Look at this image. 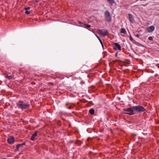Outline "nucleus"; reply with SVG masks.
I'll use <instances>...</instances> for the list:
<instances>
[{
  "mask_svg": "<svg viewBox=\"0 0 159 159\" xmlns=\"http://www.w3.org/2000/svg\"><path fill=\"white\" fill-rule=\"evenodd\" d=\"M18 108L21 109H25L28 108L30 104L28 102H25L23 101H19L17 103Z\"/></svg>",
  "mask_w": 159,
  "mask_h": 159,
  "instance_id": "nucleus-1",
  "label": "nucleus"
},
{
  "mask_svg": "<svg viewBox=\"0 0 159 159\" xmlns=\"http://www.w3.org/2000/svg\"><path fill=\"white\" fill-rule=\"evenodd\" d=\"M133 109L134 110V111H136L138 112H143L146 110L143 106L140 105L133 106Z\"/></svg>",
  "mask_w": 159,
  "mask_h": 159,
  "instance_id": "nucleus-2",
  "label": "nucleus"
},
{
  "mask_svg": "<svg viewBox=\"0 0 159 159\" xmlns=\"http://www.w3.org/2000/svg\"><path fill=\"white\" fill-rule=\"evenodd\" d=\"M73 25H75L78 26H79L83 27L85 28H88L90 27V25H88L87 24H84L83 22H81V21H80L78 22V23H77L75 22H74Z\"/></svg>",
  "mask_w": 159,
  "mask_h": 159,
  "instance_id": "nucleus-3",
  "label": "nucleus"
},
{
  "mask_svg": "<svg viewBox=\"0 0 159 159\" xmlns=\"http://www.w3.org/2000/svg\"><path fill=\"white\" fill-rule=\"evenodd\" d=\"M98 32L100 35L103 36H106L109 34L107 30L106 29H98Z\"/></svg>",
  "mask_w": 159,
  "mask_h": 159,
  "instance_id": "nucleus-4",
  "label": "nucleus"
},
{
  "mask_svg": "<svg viewBox=\"0 0 159 159\" xmlns=\"http://www.w3.org/2000/svg\"><path fill=\"white\" fill-rule=\"evenodd\" d=\"M124 110L125 111L129 112V113H125L126 114H128L130 115L135 114L134 113V110L133 109V107H129L127 109L124 108Z\"/></svg>",
  "mask_w": 159,
  "mask_h": 159,
  "instance_id": "nucleus-5",
  "label": "nucleus"
},
{
  "mask_svg": "<svg viewBox=\"0 0 159 159\" xmlns=\"http://www.w3.org/2000/svg\"><path fill=\"white\" fill-rule=\"evenodd\" d=\"M114 46L113 47V48L115 50L118 49L120 51L121 50V46L118 43H114Z\"/></svg>",
  "mask_w": 159,
  "mask_h": 159,
  "instance_id": "nucleus-6",
  "label": "nucleus"
},
{
  "mask_svg": "<svg viewBox=\"0 0 159 159\" xmlns=\"http://www.w3.org/2000/svg\"><path fill=\"white\" fill-rule=\"evenodd\" d=\"M155 29V27L153 25H151V26L148 27L146 28V30L148 32L151 33L154 31Z\"/></svg>",
  "mask_w": 159,
  "mask_h": 159,
  "instance_id": "nucleus-7",
  "label": "nucleus"
},
{
  "mask_svg": "<svg viewBox=\"0 0 159 159\" xmlns=\"http://www.w3.org/2000/svg\"><path fill=\"white\" fill-rule=\"evenodd\" d=\"M7 141L9 143L12 144L14 142V138L13 136H11L8 138Z\"/></svg>",
  "mask_w": 159,
  "mask_h": 159,
  "instance_id": "nucleus-8",
  "label": "nucleus"
},
{
  "mask_svg": "<svg viewBox=\"0 0 159 159\" xmlns=\"http://www.w3.org/2000/svg\"><path fill=\"white\" fill-rule=\"evenodd\" d=\"M105 15L106 18L107 20L110 19V14L108 11H106L105 13Z\"/></svg>",
  "mask_w": 159,
  "mask_h": 159,
  "instance_id": "nucleus-9",
  "label": "nucleus"
},
{
  "mask_svg": "<svg viewBox=\"0 0 159 159\" xmlns=\"http://www.w3.org/2000/svg\"><path fill=\"white\" fill-rule=\"evenodd\" d=\"M37 135V131H35L34 133L32 135L31 137L30 138V139L33 141L34 140V138L36 137Z\"/></svg>",
  "mask_w": 159,
  "mask_h": 159,
  "instance_id": "nucleus-10",
  "label": "nucleus"
},
{
  "mask_svg": "<svg viewBox=\"0 0 159 159\" xmlns=\"http://www.w3.org/2000/svg\"><path fill=\"white\" fill-rule=\"evenodd\" d=\"M25 144V142H23V143L21 144H18L16 146V149L17 150H18L20 146H21L24 145Z\"/></svg>",
  "mask_w": 159,
  "mask_h": 159,
  "instance_id": "nucleus-11",
  "label": "nucleus"
},
{
  "mask_svg": "<svg viewBox=\"0 0 159 159\" xmlns=\"http://www.w3.org/2000/svg\"><path fill=\"white\" fill-rule=\"evenodd\" d=\"M5 77L6 78H7L9 80L11 79L14 77L12 75L9 76L7 74H5Z\"/></svg>",
  "mask_w": 159,
  "mask_h": 159,
  "instance_id": "nucleus-12",
  "label": "nucleus"
},
{
  "mask_svg": "<svg viewBox=\"0 0 159 159\" xmlns=\"http://www.w3.org/2000/svg\"><path fill=\"white\" fill-rule=\"evenodd\" d=\"M89 112L92 115H93L94 113V110L93 108H91L89 111Z\"/></svg>",
  "mask_w": 159,
  "mask_h": 159,
  "instance_id": "nucleus-13",
  "label": "nucleus"
},
{
  "mask_svg": "<svg viewBox=\"0 0 159 159\" xmlns=\"http://www.w3.org/2000/svg\"><path fill=\"white\" fill-rule=\"evenodd\" d=\"M120 32L121 33H123V34H125L126 33V31L125 29L122 28V29H121V30Z\"/></svg>",
  "mask_w": 159,
  "mask_h": 159,
  "instance_id": "nucleus-14",
  "label": "nucleus"
},
{
  "mask_svg": "<svg viewBox=\"0 0 159 159\" xmlns=\"http://www.w3.org/2000/svg\"><path fill=\"white\" fill-rule=\"evenodd\" d=\"M128 17L129 20H132L133 18L132 15L130 14H128Z\"/></svg>",
  "mask_w": 159,
  "mask_h": 159,
  "instance_id": "nucleus-15",
  "label": "nucleus"
},
{
  "mask_svg": "<svg viewBox=\"0 0 159 159\" xmlns=\"http://www.w3.org/2000/svg\"><path fill=\"white\" fill-rule=\"evenodd\" d=\"M148 39L149 40L152 41L153 40V38L151 36H149L148 38Z\"/></svg>",
  "mask_w": 159,
  "mask_h": 159,
  "instance_id": "nucleus-16",
  "label": "nucleus"
},
{
  "mask_svg": "<svg viewBox=\"0 0 159 159\" xmlns=\"http://www.w3.org/2000/svg\"><path fill=\"white\" fill-rule=\"evenodd\" d=\"M25 13L27 14H30V11L27 10H25Z\"/></svg>",
  "mask_w": 159,
  "mask_h": 159,
  "instance_id": "nucleus-17",
  "label": "nucleus"
},
{
  "mask_svg": "<svg viewBox=\"0 0 159 159\" xmlns=\"http://www.w3.org/2000/svg\"><path fill=\"white\" fill-rule=\"evenodd\" d=\"M129 39L132 41L133 40V39L131 35L129 36Z\"/></svg>",
  "mask_w": 159,
  "mask_h": 159,
  "instance_id": "nucleus-18",
  "label": "nucleus"
},
{
  "mask_svg": "<svg viewBox=\"0 0 159 159\" xmlns=\"http://www.w3.org/2000/svg\"><path fill=\"white\" fill-rule=\"evenodd\" d=\"M30 9V7H27V8L25 7V10H29Z\"/></svg>",
  "mask_w": 159,
  "mask_h": 159,
  "instance_id": "nucleus-19",
  "label": "nucleus"
},
{
  "mask_svg": "<svg viewBox=\"0 0 159 159\" xmlns=\"http://www.w3.org/2000/svg\"><path fill=\"white\" fill-rule=\"evenodd\" d=\"M135 36L136 37L138 38H139L140 35L139 34H136L135 35Z\"/></svg>",
  "mask_w": 159,
  "mask_h": 159,
  "instance_id": "nucleus-20",
  "label": "nucleus"
},
{
  "mask_svg": "<svg viewBox=\"0 0 159 159\" xmlns=\"http://www.w3.org/2000/svg\"><path fill=\"white\" fill-rule=\"evenodd\" d=\"M98 40H99V41H100V43H101V44H102V41L101 40V39H98Z\"/></svg>",
  "mask_w": 159,
  "mask_h": 159,
  "instance_id": "nucleus-21",
  "label": "nucleus"
},
{
  "mask_svg": "<svg viewBox=\"0 0 159 159\" xmlns=\"http://www.w3.org/2000/svg\"><path fill=\"white\" fill-rule=\"evenodd\" d=\"M117 55H118V54L117 53H116V54H115V57H117Z\"/></svg>",
  "mask_w": 159,
  "mask_h": 159,
  "instance_id": "nucleus-22",
  "label": "nucleus"
},
{
  "mask_svg": "<svg viewBox=\"0 0 159 159\" xmlns=\"http://www.w3.org/2000/svg\"><path fill=\"white\" fill-rule=\"evenodd\" d=\"M131 21V22L132 23H134V20H130Z\"/></svg>",
  "mask_w": 159,
  "mask_h": 159,
  "instance_id": "nucleus-23",
  "label": "nucleus"
},
{
  "mask_svg": "<svg viewBox=\"0 0 159 159\" xmlns=\"http://www.w3.org/2000/svg\"><path fill=\"white\" fill-rule=\"evenodd\" d=\"M96 36L97 37L98 39H99V37L97 36V35H96Z\"/></svg>",
  "mask_w": 159,
  "mask_h": 159,
  "instance_id": "nucleus-24",
  "label": "nucleus"
},
{
  "mask_svg": "<svg viewBox=\"0 0 159 159\" xmlns=\"http://www.w3.org/2000/svg\"><path fill=\"white\" fill-rule=\"evenodd\" d=\"M101 44V45H102V47H103V43H102V44Z\"/></svg>",
  "mask_w": 159,
  "mask_h": 159,
  "instance_id": "nucleus-25",
  "label": "nucleus"
},
{
  "mask_svg": "<svg viewBox=\"0 0 159 159\" xmlns=\"http://www.w3.org/2000/svg\"><path fill=\"white\" fill-rule=\"evenodd\" d=\"M157 65L158 66V68L159 69V65L158 64H157Z\"/></svg>",
  "mask_w": 159,
  "mask_h": 159,
  "instance_id": "nucleus-26",
  "label": "nucleus"
},
{
  "mask_svg": "<svg viewBox=\"0 0 159 159\" xmlns=\"http://www.w3.org/2000/svg\"><path fill=\"white\" fill-rule=\"evenodd\" d=\"M64 22V23H66V21H64V22Z\"/></svg>",
  "mask_w": 159,
  "mask_h": 159,
  "instance_id": "nucleus-27",
  "label": "nucleus"
},
{
  "mask_svg": "<svg viewBox=\"0 0 159 159\" xmlns=\"http://www.w3.org/2000/svg\"><path fill=\"white\" fill-rule=\"evenodd\" d=\"M121 35H122V36H124V35H122V34H121Z\"/></svg>",
  "mask_w": 159,
  "mask_h": 159,
  "instance_id": "nucleus-28",
  "label": "nucleus"
},
{
  "mask_svg": "<svg viewBox=\"0 0 159 159\" xmlns=\"http://www.w3.org/2000/svg\"><path fill=\"white\" fill-rule=\"evenodd\" d=\"M68 105V104H67V103H66V105Z\"/></svg>",
  "mask_w": 159,
  "mask_h": 159,
  "instance_id": "nucleus-29",
  "label": "nucleus"
}]
</instances>
